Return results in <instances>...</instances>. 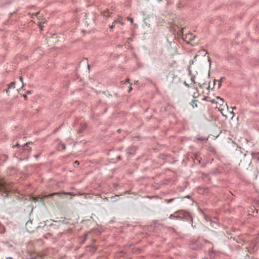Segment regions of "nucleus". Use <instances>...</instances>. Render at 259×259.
I'll use <instances>...</instances> for the list:
<instances>
[{
  "label": "nucleus",
  "instance_id": "obj_16",
  "mask_svg": "<svg viewBox=\"0 0 259 259\" xmlns=\"http://www.w3.org/2000/svg\"><path fill=\"white\" fill-rule=\"evenodd\" d=\"M191 81L192 82V83H195L194 77H191Z\"/></svg>",
  "mask_w": 259,
  "mask_h": 259
},
{
  "label": "nucleus",
  "instance_id": "obj_22",
  "mask_svg": "<svg viewBox=\"0 0 259 259\" xmlns=\"http://www.w3.org/2000/svg\"><path fill=\"white\" fill-rule=\"evenodd\" d=\"M113 27H114V25H113V24H112V25L110 26V28H111V29H112Z\"/></svg>",
  "mask_w": 259,
  "mask_h": 259
},
{
  "label": "nucleus",
  "instance_id": "obj_1",
  "mask_svg": "<svg viewBox=\"0 0 259 259\" xmlns=\"http://www.w3.org/2000/svg\"><path fill=\"white\" fill-rule=\"evenodd\" d=\"M215 99H213L211 101L212 103H215L217 104L216 108L218 109V110L221 113L223 116L227 117V115L225 114L224 111L225 109H228V106L226 103H224V101L223 99L219 97H217Z\"/></svg>",
  "mask_w": 259,
  "mask_h": 259
},
{
  "label": "nucleus",
  "instance_id": "obj_12",
  "mask_svg": "<svg viewBox=\"0 0 259 259\" xmlns=\"http://www.w3.org/2000/svg\"><path fill=\"white\" fill-rule=\"evenodd\" d=\"M174 200V199H165V201L167 203H169L171 202Z\"/></svg>",
  "mask_w": 259,
  "mask_h": 259
},
{
  "label": "nucleus",
  "instance_id": "obj_8",
  "mask_svg": "<svg viewBox=\"0 0 259 259\" xmlns=\"http://www.w3.org/2000/svg\"><path fill=\"white\" fill-rule=\"evenodd\" d=\"M190 104L193 108H195L197 106V101L196 100H192Z\"/></svg>",
  "mask_w": 259,
  "mask_h": 259
},
{
  "label": "nucleus",
  "instance_id": "obj_21",
  "mask_svg": "<svg viewBox=\"0 0 259 259\" xmlns=\"http://www.w3.org/2000/svg\"><path fill=\"white\" fill-rule=\"evenodd\" d=\"M129 81H130V79H129L128 78H127V79H126V81H126V82H129Z\"/></svg>",
  "mask_w": 259,
  "mask_h": 259
},
{
  "label": "nucleus",
  "instance_id": "obj_6",
  "mask_svg": "<svg viewBox=\"0 0 259 259\" xmlns=\"http://www.w3.org/2000/svg\"><path fill=\"white\" fill-rule=\"evenodd\" d=\"M225 80V77H222L220 78V80H217V81L218 82V88H220L222 85V82H223Z\"/></svg>",
  "mask_w": 259,
  "mask_h": 259
},
{
  "label": "nucleus",
  "instance_id": "obj_19",
  "mask_svg": "<svg viewBox=\"0 0 259 259\" xmlns=\"http://www.w3.org/2000/svg\"><path fill=\"white\" fill-rule=\"evenodd\" d=\"M23 97H24V98L25 99H27V96H26V95H23Z\"/></svg>",
  "mask_w": 259,
  "mask_h": 259
},
{
  "label": "nucleus",
  "instance_id": "obj_3",
  "mask_svg": "<svg viewBox=\"0 0 259 259\" xmlns=\"http://www.w3.org/2000/svg\"><path fill=\"white\" fill-rule=\"evenodd\" d=\"M63 194L67 195H71V196H75V195H73L71 193H69V192H57V193H53L49 194L48 195H46L44 196V198L52 197L54 195H56L59 197H61Z\"/></svg>",
  "mask_w": 259,
  "mask_h": 259
},
{
  "label": "nucleus",
  "instance_id": "obj_13",
  "mask_svg": "<svg viewBox=\"0 0 259 259\" xmlns=\"http://www.w3.org/2000/svg\"><path fill=\"white\" fill-rule=\"evenodd\" d=\"M103 15L105 16H108L109 17L110 15H109V12H104Z\"/></svg>",
  "mask_w": 259,
  "mask_h": 259
},
{
  "label": "nucleus",
  "instance_id": "obj_18",
  "mask_svg": "<svg viewBox=\"0 0 259 259\" xmlns=\"http://www.w3.org/2000/svg\"><path fill=\"white\" fill-rule=\"evenodd\" d=\"M184 84H185L186 86H187V87H189V84H188L186 83V82H185H185H184Z\"/></svg>",
  "mask_w": 259,
  "mask_h": 259
},
{
  "label": "nucleus",
  "instance_id": "obj_23",
  "mask_svg": "<svg viewBox=\"0 0 259 259\" xmlns=\"http://www.w3.org/2000/svg\"><path fill=\"white\" fill-rule=\"evenodd\" d=\"M33 199L34 201L36 200V199L35 198H33Z\"/></svg>",
  "mask_w": 259,
  "mask_h": 259
},
{
  "label": "nucleus",
  "instance_id": "obj_15",
  "mask_svg": "<svg viewBox=\"0 0 259 259\" xmlns=\"http://www.w3.org/2000/svg\"><path fill=\"white\" fill-rule=\"evenodd\" d=\"M38 25L39 26L41 30L42 29L41 21V22H38Z\"/></svg>",
  "mask_w": 259,
  "mask_h": 259
},
{
  "label": "nucleus",
  "instance_id": "obj_17",
  "mask_svg": "<svg viewBox=\"0 0 259 259\" xmlns=\"http://www.w3.org/2000/svg\"><path fill=\"white\" fill-rule=\"evenodd\" d=\"M132 88L131 87H130L128 90V92L130 93L132 91Z\"/></svg>",
  "mask_w": 259,
  "mask_h": 259
},
{
  "label": "nucleus",
  "instance_id": "obj_2",
  "mask_svg": "<svg viewBox=\"0 0 259 259\" xmlns=\"http://www.w3.org/2000/svg\"><path fill=\"white\" fill-rule=\"evenodd\" d=\"M10 190V185L7 184L4 181H0V192L6 193V196H8Z\"/></svg>",
  "mask_w": 259,
  "mask_h": 259
},
{
  "label": "nucleus",
  "instance_id": "obj_5",
  "mask_svg": "<svg viewBox=\"0 0 259 259\" xmlns=\"http://www.w3.org/2000/svg\"><path fill=\"white\" fill-rule=\"evenodd\" d=\"M57 148L59 150H63L65 148V146L63 143H59L58 145Z\"/></svg>",
  "mask_w": 259,
  "mask_h": 259
},
{
  "label": "nucleus",
  "instance_id": "obj_7",
  "mask_svg": "<svg viewBox=\"0 0 259 259\" xmlns=\"http://www.w3.org/2000/svg\"><path fill=\"white\" fill-rule=\"evenodd\" d=\"M122 18L121 17H118L117 19H116L115 20H114L115 23H120L121 25H123L124 23L122 22Z\"/></svg>",
  "mask_w": 259,
  "mask_h": 259
},
{
  "label": "nucleus",
  "instance_id": "obj_11",
  "mask_svg": "<svg viewBox=\"0 0 259 259\" xmlns=\"http://www.w3.org/2000/svg\"><path fill=\"white\" fill-rule=\"evenodd\" d=\"M31 259H42V257L40 256H37V257H32Z\"/></svg>",
  "mask_w": 259,
  "mask_h": 259
},
{
  "label": "nucleus",
  "instance_id": "obj_9",
  "mask_svg": "<svg viewBox=\"0 0 259 259\" xmlns=\"http://www.w3.org/2000/svg\"><path fill=\"white\" fill-rule=\"evenodd\" d=\"M15 82H11L10 84H8V89L11 88H15Z\"/></svg>",
  "mask_w": 259,
  "mask_h": 259
},
{
  "label": "nucleus",
  "instance_id": "obj_24",
  "mask_svg": "<svg viewBox=\"0 0 259 259\" xmlns=\"http://www.w3.org/2000/svg\"><path fill=\"white\" fill-rule=\"evenodd\" d=\"M138 81H137L136 82V83H138Z\"/></svg>",
  "mask_w": 259,
  "mask_h": 259
},
{
  "label": "nucleus",
  "instance_id": "obj_20",
  "mask_svg": "<svg viewBox=\"0 0 259 259\" xmlns=\"http://www.w3.org/2000/svg\"><path fill=\"white\" fill-rule=\"evenodd\" d=\"M75 164H77V165H78V164H79V162H78V161H76L75 162Z\"/></svg>",
  "mask_w": 259,
  "mask_h": 259
},
{
  "label": "nucleus",
  "instance_id": "obj_4",
  "mask_svg": "<svg viewBox=\"0 0 259 259\" xmlns=\"http://www.w3.org/2000/svg\"><path fill=\"white\" fill-rule=\"evenodd\" d=\"M196 36L193 35L192 33H188L186 35V38L188 39L189 42H192L194 40Z\"/></svg>",
  "mask_w": 259,
  "mask_h": 259
},
{
  "label": "nucleus",
  "instance_id": "obj_14",
  "mask_svg": "<svg viewBox=\"0 0 259 259\" xmlns=\"http://www.w3.org/2000/svg\"><path fill=\"white\" fill-rule=\"evenodd\" d=\"M19 80L21 81V82L22 83V87H24V83H23V78L22 76H20L19 77Z\"/></svg>",
  "mask_w": 259,
  "mask_h": 259
},
{
  "label": "nucleus",
  "instance_id": "obj_10",
  "mask_svg": "<svg viewBox=\"0 0 259 259\" xmlns=\"http://www.w3.org/2000/svg\"><path fill=\"white\" fill-rule=\"evenodd\" d=\"M126 19H127V20L130 21V22H131L132 24V23H133V18H131V17H127L126 18Z\"/></svg>",
  "mask_w": 259,
  "mask_h": 259
}]
</instances>
